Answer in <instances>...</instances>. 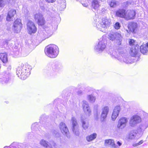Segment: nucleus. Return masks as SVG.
Here are the masks:
<instances>
[{"instance_id": "nucleus-12", "label": "nucleus", "mask_w": 148, "mask_h": 148, "mask_svg": "<svg viewBox=\"0 0 148 148\" xmlns=\"http://www.w3.org/2000/svg\"><path fill=\"white\" fill-rule=\"evenodd\" d=\"M119 52L120 55H122L121 56L122 60H120V61H123L127 64H130L133 62V59H132L131 57L127 55L124 51L123 53H121L119 50Z\"/></svg>"}, {"instance_id": "nucleus-19", "label": "nucleus", "mask_w": 148, "mask_h": 148, "mask_svg": "<svg viewBox=\"0 0 148 148\" xmlns=\"http://www.w3.org/2000/svg\"><path fill=\"white\" fill-rule=\"evenodd\" d=\"M120 110V107L119 106H116L113 110L112 116V119L113 121H115L118 116Z\"/></svg>"}, {"instance_id": "nucleus-54", "label": "nucleus", "mask_w": 148, "mask_h": 148, "mask_svg": "<svg viewBox=\"0 0 148 148\" xmlns=\"http://www.w3.org/2000/svg\"><path fill=\"white\" fill-rule=\"evenodd\" d=\"M53 145L54 146H55V143H53Z\"/></svg>"}, {"instance_id": "nucleus-26", "label": "nucleus", "mask_w": 148, "mask_h": 148, "mask_svg": "<svg viewBox=\"0 0 148 148\" xmlns=\"http://www.w3.org/2000/svg\"><path fill=\"white\" fill-rule=\"evenodd\" d=\"M139 48L138 47L134 46H133L131 49L130 53L131 56L133 57H135L136 56L138 53Z\"/></svg>"}, {"instance_id": "nucleus-52", "label": "nucleus", "mask_w": 148, "mask_h": 148, "mask_svg": "<svg viewBox=\"0 0 148 148\" xmlns=\"http://www.w3.org/2000/svg\"><path fill=\"white\" fill-rule=\"evenodd\" d=\"M128 4L129 3H130V4H132V3L131 2V3H130V2L129 1H128Z\"/></svg>"}, {"instance_id": "nucleus-55", "label": "nucleus", "mask_w": 148, "mask_h": 148, "mask_svg": "<svg viewBox=\"0 0 148 148\" xmlns=\"http://www.w3.org/2000/svg\"><path fill=\"white\" fill-rule=\"evenodd\" d=\"M7 146H5L3 148H7Z\"/></svg>"}, {"instance_id": "nucleus-8", "label": "nucleus", "mask_w": 148, "mask_h": 148, "mask_svg": "<svg viewBox=\"0 0 148 148\" xmlns=\"http://www.w3.org/2000/svg\"><path fill=\"white\" fill-rule=\"evenodd\" d=\"M117 50L118 52L115 50H111V51H110L109 53L112 57L116 58L118 60H122L121 56L122 55L120 54L119 51L120 50L121 53H123L124 51L123 49L121 47H118Z\"/></svg>"}, {"instance_id": "nucleus-16", "label": "nucleus", "mask_w": 148, "mask_h": 148, "mask_svg": "<svg viewBox=\"0 0 148 148\" xmlns=\"http://www.w3.org/2000/svg\"><path fill=\"white\" fill-rule=\"evenodd\" d=\"M60 128L61 132L63 134L65 135L68 138H70L69 132L67 126L64 123L62 122L60 123Z\"/></svg>"}, {"instance_id": "nucleus-35", "label": "nucleus", "mask_w": 148, "mask_h": 148, "mask_svg": "<svg viewBox=\"0 0 148 148\" xmlns=\"http://www.w3.org/2000/svg\"><path fill=\"white\" fill-rule=\"evenodd\" d=\"M81 121L82 123V127L84 129H87L88 127V124H86L85 121V119L84 116H82L81 118Z\"/></svg>"}, {"instance_id": "nucleus-32", "label": "nucleus", "mask_w": 148, "mask_h": 148, "mask_svg": "<svg viewBox=\"0 0 148 148\" xmlns=\"http://www.w3.org/2000/svg\"><path fill=\"white\" fill-rule=\"evenodd\" d=\"M92 6L95 10H98L100 6L99 1L97 0H94L92 3Z\"/></svg>"}, {"instance_id": "nucleus-5", "label": "nucleus", "mask_w": 148, "mask_h": 148, "mask_svg": "<svg viewBox=\"0 0 148 148\" xmlns=\"http://www.w3.org/2000/svg\"><path fill=\"white\" fill-rule=\"evenodd\" d=\"M145 116L143 119L142 123L139 125L137 129L138 138L140 137L143 135L145 130L148 127V114L145 113Z\"/></svg>"}, {"instance_id": "nucleus-33", "label": "nucleus", "mask_w": 148, "mask_h": 148, "mask_svg": "<svg viewBox=\"0 0 148 148\" xmlns=\"http://www.w3.org/2000/svg\"><path fill=\"white\" fill-rule=\"evenodd\" d=\"M97 134L95 133H94L90 136L86 137V140L88 142L92 141L95 139L97 137Z\"/></svg>"}, {"instance_id": "nucleus-27", "label": "nucleus", "mask_w": 148, "mask_h": 148, "mask_svg": "<svg viewBox=\"0 0 148 148\" xmlns=\"http://www.w3.org/2000/svg\"><path fill=\"white\" fill-rule=\"evenodd\" d=\"M140 50L141 52L143 54H145L148 52V42L146 45H142L140 46Z\"/></svg>"}, {"instance_id": "nucleus-53", "label": "nucleus", "mask_w": 148, "mask_h": 148, "mask_svg": "<svg viewBox=\"0 0 148 148\" xmlns=\"http://www.w3.org/2000/svg\"><path fill=\"white\" fill-rule=\"evenodd\" d=\"M7 43V41H5V42H4V44H6Z\"/></svg>"}, {"instance_id": "nucleus-50", "label": "nucleus", "mask_w": 148, "mask_h": 148, "mask_svg": "<svg viewBox=\"0 0 148 148\" xmlns=\"http://www.w3.org/2000/svg\"><path fill=\"white\" fill-rule=\"evenodd\" d=\"M2 17L1 16V15H0V22L1 21H2Z\"/></svg>"}, {"instance_id": "nucleus-15", "label": "nucleus", "mask_w": 148, "mask_h": 148, "mask_svg": "<svg viewBox=\"0 0 148 148\" xmlns=\"http://www.w3.org/2000/svg\"><path fill=\"white\" fill-rule=\"evenodd\" d=\"M142 121L141 118L138 115L133 116L131 118L130 124L131 126H134Z\"/></svg>"}, {"instance_id": "nucleus-14", "label": "nucleus", "mask_w": 148, "mask_h": 148, "mask_svg": "<svg viewBox=\"0 0 148 148\" xmlns=\"http://www.w3.org/2000/svg\"><path fill=\"white\" fill-rule=\"evenodd\" d=\"M71 120L72 122V130L76 135L78 136L79 135V129L76 119L75 118L73 117L72 118Z\"/></svg>"}, {"instance_id": "nucleus-28", "label": "nucleus", "mask_w": 148, "mask_h": 148, "mask_svg": "<svg viewBox=\"0 0 148 148\" xmlns=\"http://www.w3.org/2000/svg\"><path fill=\"white\" fill-rule=\"evenodd\" d=\"M40 144L42 146L47 148H51V146L47 141L43 139H41L40 141Z\"/></svg>"}, {"instance_id": "nucleus-46", "label": "nucleus", "mask_w": 148, "mask_h": 148, "mask_svg": "<svg viewBox=\"0 0 148 148\" xmlns=\"http://www.w3.org/2000/svg\"><path fill=\"white\" fill-rule=\"evenodd\" d=\"M24 12L25 14H26L28 13V11L27 9H25L24 10Z\"/></svg>"}, {"instance_id": "nucleus-21", "label": "nucleus", "mask_w": 148, "mask_h": 148, "mask_svg": "<svg viewBox=\"0 0 148 148\" xmlns=\"http://www.w3.org/2000/svg\"><path fill=\"white\" fill-rule=\"evenodd\" d=\"M16 11L15 10L11 9L8 12L7 16L6 17V20L8 21H10L12 20L14 16L16 14Z\"/></svg>"}, {"instance_id": "nucleus-23", "label": "nucleus", "mask_w": 148, "mask_h": 148, "mask_svg": "<svg viewBox=\"0 0 148 148\" xmlns=\"http://www.w3.org/2000/svg\"><path fill=\"white\" fill-rule=\"evenodd\" d=\"M137 24L134 22H131L129 24L128 27L129 30L132 32H134L137 27Z\"/></svg>"}, {"instance_id": "nucleus-7", "label": "nucleus", "mask_w": 148, "mask_h": 148, "mask_svg": "<svg viewBox=\"0 0 148 148\" xmlns=\"http://www.w3.org/2000/svg\"><path fill=\"white\" fill-rule=\"evenodd\" d=\"M109 39L117 45H120L121 44L122 37L119 33L110 32L108 35Z\"/></svg>"}, {"instance_id": "nucleus-37", "label": "nucleus", "mask_w": 148, "mask_h": 148, "mask_svg": "<svg viewBox=\"0 0 148 148\" xmlns=\"http://www.w3.org/2000/svg\"><path fill=\"white\" fill-rule=\"evenodd\" d=\"M38 123L36 122L33 123L31 126V129L32 131L34 132V131H37L38 130Z\"/></svg>"}, {"instance_id": "nucleus-31", "label": "nucleus", "mask_w": 148, "mask_h": 148, "mask_svg": "<svg viewBox=\"0 0 148 148\" xmlns=\"http://www.w3.org/2000/svg\"><path fill=\"white\" fill-rule=\"evenodd\" d=\"M9 76L8 74H5L3 78H0V81L2 84L8 83L9 80Z\"/></svg>"}, {"instance_id": "nucleus-17", "label": "nucleus", "mask_w": 148, "mask_h": 148, "mask_svg": "<svg viewBox=\"0 0 148 148\" xmlns=\"http://www.w3.org/2000/svg\"><path fill=\"white\" fill-rule=\"evenodd\" d=\"M82 106L83 111L85 114L88 116L91 114V111L88 102L85 100L82 102Z\"/></svg>"}, {"instance_id": "nucleus-44", "label": "nucleus", "mask_w": 148, "mask_h": 148, "mask_svg": "<svg viewBox=\"0 0 148 148\" xmlns=\"http://www.w3.org/2000/svg\"><path fill=\"white\" fill-rule=\"evenodd\" d=\"M134 40L131 39L129 41V44L130 45H132L133 44V43L134 42Z\"/></svg>"}, {"instance_id": "nucleus-6", "label": "nucleus", "mask_w": 148, "mask_h": 148, "mask_svg": "<svg viewBox=\"0 0 148 148\" xmlns=\"http://www.w3.org/2000/svg\"><path fill=\"white\" fill-rule=\"evenodd\" d=\"M107 45V41L105 37L103 36L95 47V51L98 53L102 52L106 49Z\"/></svg>"}, {"instance_id": "nucleus-43", "label": "nucleus", "mask_w": 148, "mask_h": 148, "mask_svg": "<svg viewBox=\"0 0 148 148\" xmlns=\"http://www.w3.org/2000/svg\"><path fill=\"white\" fill-rule=\"evenodd\" d=\"M143 142V140H141L138 143H137L134 144L133 145V146L134 147H136L138 146L139 145L142 144Z\"/></svg>"}, {"instance_id": "nucleus-11", "label": "nucleus", "mask_w": 148, "mask_h": 148, "mask_svg": "<svg viewBox=\"0 0 148 148\" xmlns=\"http://www.w3.org/2000/svg\"><path fill=\"white\" fill-rule=\"evenodd\" d=\"M27 27L28 33L30 34L34 33L37 31V28L34 23L30 20L27 21Z\"/></svg>"}, {"instance_id": "nucleus-41", "label": "nucleus", "mask_w": 148, "mask_h": 148, "mask_svg": "<svg viewBox=\"0 0 148 148\" xmlns=\"http://www.w3.org/2000/svg\"><path fill=\"white\" fill-rule=\"evenodd\" d=\"M115 28L116 29H119L120 27V24L119 22L116 23L114 25Z\"/></svg>"}, {"instance_id": "nucleus-10", "label": "nucleus", "mask_w": 148, "mask_h": 148, "mask_svg": "<svg viewBox=\"0 0 148 148\" xmlns=\"http://www.w3.org/2000/svg\"><path fill=\"white\" fill-rule=\"evenodd\" d=\"M22 27V25L21 23V20L19 19H16L13 23V29L15 33H19Z\"/></svg>"}, {"instance_id": "nucleus-47", "label": "nucleus", "mask_w": 148, "mask_h": 148, "mask_svg": "<svg viewBox=\"0 0 148 148\" xmlns=\"http://www.w3.org/2000/svg\"><path fill=\"white\" fill-rule=\"evenodd\" d=\"M54 133L55 134L56 136L58 137L59 135V133L58 132H56Z\"/></svg>"}, {"instance_id": "nucleus-1", "label": "nucleus", "mask_w": 148, "mask_h": 148, "mask_svg": "<svg viewBox=\"0 0 148 148\" xmlns=\"http://www.w3.org/2000/svg\"><path fill=\"white\" fill-rule=\"evenodd\" d=\"M31 69L30 66L28 64H21L17 69L16 75L21 79H25L30 74Z\"/></svg>"}, {"instance_id": "nucleus-29", "label": "nucleus", "mask_w": 148, "mask_h": 148, "mask_svg": "<svg viewBox=\"0 0 148 148\" xmlns=\"http://www.w3.org/2000/svg\"><path fill=\"white\" fill-rule=\"evenodd\" d=\"M58 5L60 7L59 10H62L66 7V1L65 0H59L58 2Z\"/></svg>"}, {"instance_id": "nucleus-22", "label": "nucleus", "mask_w": 148, "mask_h": 148, "mask_svg": "<svg viewBox=\"0 0 148 148\" xmlns=\"http://www.w3.org/2000/svg\"><path fill=\"white\" fill-rule=\"evenodd\" d=\"M105 145L106 146L115 148L116 146L114 141L111 139L106 140H105Z\"/></svg>"}, {"instance_id": "nucleus-49", "label": "nucleus", "mask_w": 148, "mask_h": 148, "mask_svg": "<svg viewBox=\"0 0 148 148\" xmlns=\"http://www.w3.org/2000/svg\"><path fill=\"white\" fill-rule=\"evenodd\" d=\"M117 144L119 146H120L121 145H122V143H121L119 141H117Z\"/></svg>"}, {"instance_id": "nucleus-24", "label": "nucleus", "mask_w": 148, "mask_h": 148, "mask_svg": "<svg viewBox=\"0 0 148 148\" xmlns=\"http://www.w3.org/2000/svg\"><path fill=\"white\" fill-rule=\"evenodd\" d=\"M126 11L124 9L119 10L116 12V15L119 17L124 18L125 19Z\"/></svg>"}, {"instance_id": "nucleus-2", "label": "nucleus", "mask_w": 148, "mask_h": 148, "mask_svg": "<svg viewBox=\"0 0 148 148\" xmlns=\"http://www.w3.org/2000/svg\"><path fill=\"white\" fill-rule=\"evenodd\" d=\"M94 25L98 29L103 32H106L107 27L110 25V21L105 18L102 19L97 18L94 19Z\"/></svg>"}, {"instance_id": "nucleus-4", "label": "nucleus", "mask_w": 148, "mask_h": 148, "mask_svg": "<svg viewBox=\"0 0 148 148\" xmlns=\"http://www.w3.org/2000/svg\"><path fill=\"white\" fill-rule=\"evenodd\" d=\"M52 27L50 24L45 25L42 31H38V36L42 40L51 36L52 34Z\"/></svg>"}, {"instance_id": "nucleus-25", "label": "nucleus", "mask_w": 148, "mask_h": 148, "mask_svg": "<svg viewBox=\"0 0 148 148\" xmlns=\"http://www.w3.org/2000/svg\"><path fill=\"white\" fill-rule=\"evenodd\" d=\"M94 117L96 120H97L100 114V111L98 109V106L95 105L94 107Z\"/></svg>"}, {"instance_id": "nucleus-36", "label": "nucleus", "mask_w": 148, "mask_h": 148, "mask_svg": "<svg viewBox=\"0 0 148 148\" xmlns=\"http://www.w3.org/2000/svg\"><path fill=\"white\" fill-rule=\"evenodd\" d=\"M87 99L90 102L93 103L95 101L96 97L92 95H89L88 96Z\"/></svg>"}, {"instance_id": "nucleus-48", "label": "nucleus", "mask_w": 148, "mask_h": 148, "mask_svg": "<svg viewBox=\"0 0 148 148\" xmlns=\"http://www.w3.org/2000/svg\"><path fill=\"white\" fill-rule=\"evenodd\" d=\"M82 93V91L81 90H80L78 92H77V94L79 95H81Z\"/></svg>"}, {"instance_id": "nucleus-38", "label": "nucleus", "mask_w": 148, "mask_h": 148, "mask_svg": "<svg viewBox=\"0 0 148 148\" xmlns=\"http://www.w3.org/2000/svg\"><path fill=\"white\" fill-rule=\"evenodd\" d=\"M52 70L54 71H58L59 69V65L57 64H53L51 66Z\"/></svg>"}, {"instance_id": "nucleus-34", "label": "nucleus", "mask_w": 148, "mask_h": 148, "mask_svg": "<svg viewBox=\"0 0 148 148\" xmlns=\"http://www.w3.org/2000/svg\"><path fill=\"white\" fill-rule=\"evenodd\" d=\"M138 133H131L129 134L128 136V138L130 139H133L135 138L138 139Z\"/></svg>"}, {"instance_id": "nucleus-30", "label": "nucleus", "mask_w": 148, "mask_h": 148, "mask_svg": "<svg viewBox=\"0 0 148 148\" xmlns=\"http://www.w3.org/2000/svg\"><path fill=\"white\" fill-rule=\"evenodd\" d=\"M0 59L3 63H6L8 61L7 54L6 53H0Z\"/></svg>"}, {"instance_id": "nucleus-3", "label": "nucleus", "mask_w": 148, "mask_h": 148, "mask_svg": "<svg viewBox=\"0 0 148 148\" xmlns=\"http://www.w3.org/2000/svg\"><path fill=\"white\" fill-rule=\"evenodd\" d=\"M45 52L46 54L49 57L54 58L58 55L59 52V49L56 45L51 44L46 47Z\"/></svg>"}, {"instance_id": "nucleus-20", "label": "nucleus", "mask_w": 148, "mask_h": 148, "mask_svg": "<svg viewBox=\"0 0 148 148\" xmlns=\"http://www.w3.org/2000/svg\"><path fill=\"white\" fill-rule=\"evenodd\" d=\"M102 112L101 115V118L103 120L107 117L109 111V108L108 106L103 107L102 109Z\"/></svg>"}, {"instance_id": "nucleus-42", "label": "nucleus", "mask_w": 148, "mask_h": 148, "mask_svg": "<svg viewBox=\"0 0 148 148\" xmlns=\"http://www.w3.org/2000/svg\"><path fill=\"white\" fill-rule=\"evenodd\" d=\"M109 5L111 7L114 8L116 6V3L115 1H112L109 4Z\"/></svg>"}, {"instance_id": "nucleus-45", "label": "nucleus", "mask_w": 148, "mask_h": 148, "mask_svg": "<svg viewBox=\"0 0 148 148\" xmlns=\"http://www.w3.org/2000/svg\"><path fill=\"white\" fill-rule=\"evenodd\" d=\"M47 2H48L49 3L51 2L53 3L56 0H45Z\"/></svg>"}, {"instance_id": "nucleus-51", "label": "nucleus", "mask_w": 148, "mask_h": 148, "mask_svg": "<svg viewBox=\"0 0 148 148\" xmlns=\"http://www.w3.org/2000/svg\"><path fill=\"white\" fill-rule=\"evenodd\" d=\"M16 0H9V1L10 2H11V1H16Z\"/></svg>"}, {"instance_id": "nucleus-9", "label": "nucleus", "mask_w": 148, "mask_h": 148, "mask_svg": "<svg viewBox=\"0 0 148 148\" xmlns=\"http://www.w3.org/2000/svg\"><path fill=\"white\" fill-rule=\"evenodd\" d=\"M34 18L38 25H42L45 23V21L43 15L40 13L38 12L34 14Z\"/></svg>"}, {"instance_id": "nucleus-13", "label": "nucleus", "mask_w": 148, "mask_h": 148, "mask_svg": "<svg viewBox=\"0 0 148 148\" xmlns=\"http://www.w3.org/2000/svg\"><path fill=\"white\" fill-rule=\"evenodd\" d=\"M128 122L127 118L122 117L120 118L118 121L117 127L120 129H123L126 126Z\"/></svg>"}, {"instance_id": "nucleus-39", "label": "nucleus", "mask_w": 148, "mask_h": 148, "mask_svg": "<svg viewBox=\"0 0 148 148\" xmlns=\"http://www.w3.org/2000/svg\"><path fill=\"white\" fill-rule=\"evenodd\" d=\"M9 2L8 0H0V7H4L6 4Z\"/></svg>"}, {"instance_id": "nucleus-40", "label": "nucleus", "mask_w": 148, "mask_h": 148, "mask_svg": "<svg viewBox=\"0 0 148 148\" xmlns=\"http://www.w3.org/2000/svg\"><path fill=\"white\" fill-rule=\"evenodd\" d=\"M9 31H10V28L8 27L6 29L5 28L4 31L3 32H2V33H1V32H0V34H7L9 32Z\"/></svg>"}, {"instance_id": "nucleus-18", "label": "nucleus", "mask_w": 148, "mask_h": 148, "mask_svg": "<svg viewBox=\"0 0 148 148\" xmlns=\"http://www.w3.org/2000/svg\"><path fill=\"white\" fill-rule=\"evenodd\" d=\"M135 15V12L134 10H127L126 11L125 19L127 20L133 19L134 18Z\"/></svg>"}]
</instances>
